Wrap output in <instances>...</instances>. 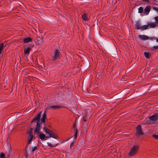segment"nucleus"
<instances>
[{
    "label": "nucleus",
    "mask_w": 158,
    "mask_h": 158,
    "mask_svg": "<svg viewBox=\"0 0 158 158\" xmlns=\"http://www.w3.org/2000/svg\"><path fill=\"white\" fill-rule=\"evenodd\" d=\"M75 126H76L75 125H74V127H75Z\"/></svg>",
    "instance_id": "nucleus-37"
},
{
    "label": "nucleus",
    "mask_w": 158,
    "mask_h": 158,
    "mask_svg": "<svg viewBox=\"0 0 158 158\" xmlns=\"http://www.w3.org/2000/svg\"><path fill=\"white\" fill-rule=\"evenodd\" d=\"M158 119V113H156L149 117L150 120L148 121V123L149 124H154L155 123Z\"/></svg>",
    "instance_id": "nucleus-1"
},
{
    "label": "nucleus",
    "mask_w": 158,
    "mask_h": 158,
    "mask_svg": "<svg viewBox=\"0 0 158 158\" xmlns=\"http://www.w3.org/2000/svg\"><path fill=\"white\" fill-rule=\"evenodd\" d=\"M156 41L157 42H158V38L156 39Z\"/></svg>",
    "instance_id": "nucleus-36"
},
{
    "label": "nucleus",
    "mask_w": 158,
    "mask_h": 158,
    "mask_svg": "<svg viewBox=\"0 0 158 158\" xmlns=\"http://www.w3.org/2000/svg\"><path fill=\"white\" fill-rule=\"evenodd\" d=\"M47 144L48 146H50L51 147H56L57 145V144H56V145H52L50 143H49L48 142L47 143Z\"/></svg>",
    "instance_id": "nucleus-23"
},
{
    "label": "nucleus",
    "mask_w": 158,
    "mask_h": 158,
    "mask_svg": "<svg viewBox=\"0 0 158 158\" xmlns=\"http://www.w3.org/2000/svg\"><path fill=\"white\" fill-rule=\"evenodd\" d=\"M153 137H154L155 139H158V135H152Z\"/></svg>",
    "instance_id": "nucleus-26"
},
{
    "label": "nucleus",
    "mask_w": 158,
    "mask_h": 158,
    "mask_svg": "<svg viewBox=\"0 0 158 158\" xmlns=\"http://www.w3.org/2000/svg\"><path fill=\"white\" fill-rule=\"evenodd\" d=\"M154 19L156 21L158 22V16H156L154 18Z\"/></svg>",
    "instance_id": "nucleus-31"
},
{
    "label": "nucleus",
    "mask_w": 158,
    "mask_h": 158,
    "mask_svg": "<svg viewBox=\"0 0 158 158\" xmlns=\"http://www.w3.org/2000/svg\"><path fill=\"white\" fill-rule=\"evenodd\" d=\"M141 26L139 22H137L135 25V29L139 30L141 29Z\"/></svg>",
    "instance_id": "nucleus-16"
},
{
    "label": "nucleus",
    "mask_w": 158,
    "mask_h": 158,
    "mask_svg": "<svg viewBox=\"0 0 158 158\" xmlns=\"http://www.w3.org/2000/svg\"><path fill=\"white\" fill-rule=\"evenodd\" d=\"M37 149V146H35L33 147H32L31 148V152H33L35 151Z\"/></svg>",
    "instance_id": "nucleus-21"
},
{
    "label": "nucleus",
    "mask_w": 158,
    "mask_h": 158,
    "mask_svg": "<svg viewBox=\"0 0 158 158\" xmlns=\"http://www.w3.org/2000/svg\"><path fill=\"white\" fill-rule=\"evenodd\" d=\"M0 158H5V155L3 153L1 152L0 154Z\"/></svg>",
    "instance_id": "nucleus-24"
},
{
    "label": "nucleus",
    "mask_w": 158,
    "mask_h": 158,
    "mask_svg": "<svg viewBox=\"0 0 158 158\" xmlns=\"http://www.w3.org/2000/svg\"><path fill=\"white\" fill-rule=\"evenodd\" d=\"M38 135L39 138L41 140L44 139L46 137L45 135L44 134H39Z\"/></svg>",
    "instance_id": "nucleus-18"
},
{
    "label": "nucleus",
    "mask_w": 158,
    "mask_h": 158,
    "mask_svg": "<svg viewBox=\"0 0 158 158\" xmlns=\"http://www.w3.org/2000/svg\"><path fill=\"white\" fill-rule=\"evenodd\" d=\"M152 48L155 49H158V45L154 46L152 47Z\"/></svg>",
    "instance_id": "nucleus-30"
},
{
    "label": "nucleus",
    "mask_w": 158,
    "mask_h": 158,
    "mask_svg": "<svg viewBox=\"0 0 158 158\" xmlns=\"http://www.w3.org/2000/svg\"><path fill=\"white\" fill-rule=\"evenodd\" d=\"M153 9L155 10H156L157 12H158V8L156 7H153Z\"/></svg>",
    "instance_id": "nucleus-29"
},
{
    "label": "nucleus",
    "mask_w": 158,
    "mask_h": 158,
    "mask_svg": "<svg viewBox=\"0 0 158 158\" xmlns=\"http://www.w3.org/2000/svg\"><path fill=\"white\" fill-rule=\"evenodd\" d=\"M139 37L141 40H145L149 39L148 36L144 35H139L138 36Z\"/></svg>",
    "instance_id": "nucleus-9"
},
{
    "label": "nucleus",
    "mask_w": 158,
    "mask_h": 158,
    "mask_svg": "<svg viewBox=\"0 0 158 158\" xmlns=\"http://www.w3.org/2000/svg\"><path fill=\"white\" fill-rule=\"evenodd\" d=\"M148 28V25H143L141 27V29L142 30H146Z\"/></svg>",
    "instance_id": "nucleus-19"
},
{
    "label": "nucleus",
    "mask_w": 158,
    "mask_h": 158,
    "mask_svg": "<svg viewBox=\"0 0 158 158\" xmlns=\"http://www.w3.org/2000/svg\"><path fill=\"white\" fill-rule=\"evenodd\" d=\"M47 134H48L49 135L48 136H47L46 137V138H47L48 139L49 138H51V137H52V138H54V139H56V138L54 137V135L53 134H52V132L51 131H49L48 132V133H47Z\"/></svg>",
    "instance_id": "nucleus-15"
},
{
    "label": "nucleus",
    "mask_w": 158,
    "mask_h": 158,
    "mask_svg": "<svg viewBox=\"0 0 158 158\" xmlns=\"http://www.w3.org/2000/svg\"><path fill=\"white\" fill-rule=\"evenodd\" d=\"M33 136L32 135V132L31 131H30L29 133V137L28 138V143L29 144L32 141L33 138Z\"/></svg>",
    "instance_id": "nucleus-10"
},
{
    "label": "nucleus",
    "mask_w": 158,
    "mask_h": 158,
    "mask_svg": "<svg viewBox=\"0 0 158 158\" xmlns=\"http://www.w3.org/2000/svg\"><path fill=\"white\" fill-rule=\"evenodd\" d=\"M46 111L47 110H46L44 112L41 119L42 121L44 123L45 122V119L47 117Z\"/></svg>",
    "instance_id": "nucleus-14"
},
{
    "label": "nucleus",
    "mask_w": 158,
    "mask_h": 158,
    "mask_svg": "<svg viewBox=\"0 0 158 158\" xmlns=\"http://www.w3.org/2000/svg\"><path fill=\"white\" fill-rule=\"evenodd\" d=\"M54 137H56V139H57V136L56 135V136H54Z\"/></svg>",
    "instance_id": "nucleus-34"
},
{
    "label": "nucleus",
    "mask_w": 158,
    "mask_h": 158,
    "mask_svg": "<svg viewBox=\"0 0 158 158\" xmlns=\"http://www.w3.org/2000/svg\"><path fill=\"white\" fill-rule=\"evenodd\" d=\"M82 18L85 21L88 20V18L87 15L85 14H83L82 15Z\"/></svg>",
    "instance_id": "nucleus-17"
},
{
    "label": "nucleus",
    "mask_w": 158,
    "mask_h": 158,
    "mask_svg": "<svg viewBox=\"0 0 158 158\" xmlns=\"http://www.w3.org/2000/svg\"><path fill=\"white\" fill-rule=\"evenodd\" d=\"M54 55L52 57V59L53 60H55L59 58L60 54V52L58 49H56L54 51Z\"/></svg>",
    "instance_id": "nucleus-4"
},
{
    "label": "nucleus",
    "mask_w": 158,
    "mask_h": 158,
    "mask_svg": "<svg viewBox=\"0 0 158 158\" xmlns=\"http://www.w3.org/2000/svg\"><path fill=\"white\" fill-rule=\"evenodd\" d=\"M32 38L28 37L24 38L23 40V41L24 43H27L31 42L32 40Z\"/></svg>",
    "instance_id": "nucleus-13"
},
{
    "label": "nucleus",
    "mask_w": 158,
    "mask_h": 158,
    "mask_svg": "<svg viewBox=\"0 0 158 158\" xmlns=\"http://www.w3.org/2000/svg\"><path fill=\"white\" fill-rule=\"evenodd\" d=\"M77 131L76 130L75 133V135H74V139H76L77 137Z\"/></svg>",
    "instance_id": "nucleus-25"
},
{
    "label": "nucleus",
    "mask_w": 158,
    "mask_h": 158,
    "mask_svg": "<svg viewBox=\"0 0 158 158\" xmlns=\"http://www.w3.org/2000/svg\"><path fill=\"white\" fill-rule=\"evenodd\" d=\"M62 107L60 106H52L47 107V109H52V110H56L58 109H60Z\"/></svg>",
    "instance_id": "nucleus-7"
},
{
    "label": "nucleus",
    "mask_w": 158,
    "mask_h": 158,
    "mask_svg": "<svg viewBox=\"0 0 158 158\" xmlns=\"http://www.w3.org/2000/svg\"><path fill=\"white\" fill-rule=\"evenodd\" d=\"M157 25V23L156 22L151 23L149 22L148 23V27L150 28H155Z\"/></svg>",
    "instance_id": "nucleus-11"
},
{
    "label": "nucleus",
    "mask_w": 158,
    "mask_h": 158,
    "mask_svg": "<svg viewBox=\"0 0 158 158\" xmlns=\"http://www.w3.org/2000/svg\"><path fill=\"white\" fill-rule=\"evenodd\" d=\"M48 128H46V127H44V128H43V129L45 131V130L47 129Z\"/></svg>",
    "instance_id": "nucleus-33"
},
{
    "label": "nucleus",
    "mask_w": 158,
    "mask_h": 158,
    "mask_svg": "<svg viewBox=\"0 0 158 158\" xmlns=\"http://www.w3.org/2000/svg\"><path fill=\"white\" fill-rule=\"evenodd\" d=\"M31 48L30 47L26 48L24 49V54L25 56H27L30 53Z\"/></svg>",
    "instance_id": "nucleus-6"
},
{
    "label": "nucleus",
    "mask_w": 158,
    "mask_h": 158,
    "mask_svg": "<svg viewBox=\"0 0 158 158\" xmlns=\"http://www.w3.org/2000/svg\"><path fill=\"white\" fill-rule=\"evenodd\" d=\"M142 1L145 2H149V0H142Z\"/></svg>",
    "instance_id": "nucleus-32"
},
{
    "label": "nucleus",
    "mask_w": 158,
    "mask_h": 158,
    "mask_svg": "<svg viewBox=\"0 0 158 158\" xmlns=\"http://www.w3.org/2000/svg\"><path fill=\"white\" fill-rule=\"evenodd\" d=\"M50 131L47 128L45 130V132L46 134H47V133H48V132Z\"/></svg>",
    "instance_id": "nucleus-28"
},
{
    "label": "nucleus",
    "mask_w": 158,
    "mask_h": 158,
    "mask_svg": "<svg viewBox=\"0 0 158 158\" xmlns=\"http://www.w3.org/2000/svg\"><path fill=\"white\" fill-rule=\"evenodd\" d=\"M137 136H139L140 135H143V132L142 131L141 126L140 125L138 126L136 128V132L135 133Z\"/></svg>",
    "instance_id": "nucleus-3"
},
{
    "label": "nucleus",
    "mask_w": 158,
    "mask_h": 158,
    "mask_svg": "<svg viewBox=\"0 0 158 158\" xmlns=\"http://www.w3.org/2000/svg\"><path fill=\"white\" fill-rule=\"evenodd\" d=\"M144 55L145 57L147 58H149L150 57V55L149 53L147 52H145L144 53Z\"/></svg>",
    "instance_id": "nucleus-20"
},
{
    "label": "nucleus",
    "mask_w": 158,
    "mask_h": 158,
    "mask_svg": "<svg viewBox=\"0 0 158 158\" xmlns=\"http://www.w3.org/2000/svg\"><path fill=\"white\" fill-rule=\"evenodd\" d=\"M87 117L86 116H85V117H84V118H83V121L84 122H86V121L87 120Z\"/></svg>",
    "instance_id": "nucleus-27"
},
{
    "label": "nucleus",
    "mask_w": 158,
    "mask_h": 158,
    "mask_svg": "<svg viewBox=\"0 0 158 158\" xmlns=\"http://www.w3.org/2000/svg\"><path fill=\"white\" fill-rule=\"evenodd\" d=\"M41 124L39 123H37L36 126L34 128V133L38 135H39L40 131L41 129Z\"/></svg>",
    "instance_id": "nucleus-5"
},
{
    "label": "nucleus",
    "mask_w": 158,
    "mask_h": 158,
    "mask_svg": "<svg viewBox=\"0 0 158 158\" xmlns=\"http://www.w3.org/2000/svg\"><path fill=\"white\" fill-rule=\"evenodd\" d=\"M73 143H72L71 144V145H70V147H71L72 145H73Z\"/></svg>",
    "instance_id": "nucleus-35"
},
{
    "label": "nucleus",
    "mask_w": 158,
    "mask_h": 158,
    "mask_svg": "<svg viewBox=\"0 0 158 158\" xmlns=\"http://www.w3.org/2000/svg\"><path fill=\"white\" fill-rule=\"evenodd\" d=\"M151 9V7L150 6H147L144 10L145 13L147 15H148L150 12Z\"/></svg>",
    "instance_id": "nucleus-12"
},
{
    "label": "nucleus",
    "mask_w": 158,
    "mask_h": 158,
    "mask_svg": "<svg viewBox=\"0 0 158 158\" xmlns=\"http://www.w3.org/2000/svg\"><path fill=\"white\" fill-rule=\"evenodd\" d=\"M139 149V147L137 145L133 146L130 149L129 155L131 157L134 156L137 153Z\"/></svg>",
    "instance_id": "nucleus-2"
},
{
    "label": "nucleus",
    "mask_w": 158,
    "mask_h": 158,
    "mask_svg": "<svg viewBox=\"0 0 158 158\" xmlns=\"http://www.w3.org/2000/svg\"><path fill=\"white\" fill-rule=\"evenodd\" d=\"M42 113V111H40L34 118H33L31 121L32 122L34 121H38L40 118V116Z\"/></svg>",
    "instance_id": "nucleus-8"
},
{
    "label": "nucleus",
    "mask_w": 158,
    "mask_h": 158,
    "mask_svg": "<svg viewBox=\"0 0 158 158\" xmlns=\"http://www.w3.org/2000/svg\"><path fill=\"white\" fill-rule=\"evenodd\" d=\"M143 12V9L142 7H140L139 8L138 12L140 13H142Z\"/></svg>",
    "instance_id": "nucleus-22"
}]
</instances>
